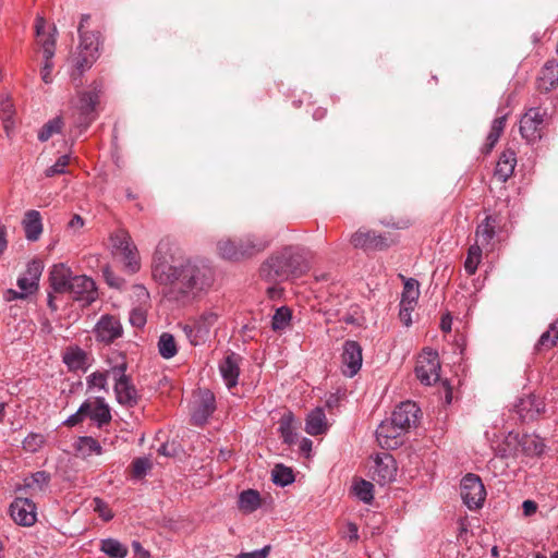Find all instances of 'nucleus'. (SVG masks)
Wrapping results in <instances>:
<instances>
[{
  "mask_svg": "<svg viewBox=\"0 0 558 558\" xmlns=\"http://www.w3.org/2000/svg\"><path fill=\"white\" fill-rule=\"evenodd\" d=\"M151 276L156 282L169 287V299L183 304L193 301L214 282V271L206 262L187 259L177 263L172 245L167 240H161L156 247Z\"/></svg>",
  "mask_w": 558,
  "mask_h": 558,
  "instance_id": "nucleus-1",
  "label": "nucleus"
},
{
  "mask_svg": "<svg viewBox=\"0 0 558 558\" xmlns=\"http://www.w3.org/2000/svg\"><path fill=\"white\" fill-rule=\"evenodd\" d=\"M308 270L305 253L296 246H287L275 252L260 266V277L269 282L298 278Z\"/></svg>",
  "mask_w": 558,
  "mask_h": 558,
  "instance_id": "nucleus-2",
  "label": "nucleus"
},
{
  "mask_svg": "<svg viewBox=\"0 0 558 558\" xmlns=\"http://www.w3.org/2000/svg\"><path fill=\"white\" fill-rule=\"evenodd\" d=\"M270 243L271 239L266 234L248 233L239 240L219 241L217 251L222 258L238 262L264 252Z\"/></svg>",
  "mask_w": 558,
  "mask_h": 558,
  "instance_id": "nucleus-3",
  "label": "nucleus"
},
{
  "mask_svg": "<svg viewBox=\"0 0 558 558\" xmlns=\"http://www.w3.org/2000/svg\"><path fill=\"white\" fill-rule=\"evenodd\" d=\"M101 93V85L94 83L88 90L80 93L77 99L73 101L71 118L74 124L73 128L77 131L78 135L85 132L96 120V106L99 102Z\"/></svg>",
  "mask_w": 558,
  "mask_h": 558,
  "instance_id": "nucleus-4",
  "label": "nucleus"
},
{
  "mask_svg": "<svg viewBox=\"0 0 558 558\" xmlns=\"http://www.w3.org/2000/svg\"><path fill=\"white\" fill-rule=\"evenodd\" d=\"M126 369L125 356L118 353L116 364L110 366V373L114 380L113 390L117 401L121 405L133 408L138 403L140 396L131 377L126 375Z\"/></svg>",
  "mask_w": 558,
  "mask_h": 558,
  "instance_id": "nucleus-5",
  "label": "nucleus"
},
{
  "mask_svg": "<svg viewBox=\"0 0 558 558\" xmlns=\"http://www.w3.org/2000/svg\"><path fill=\"white\" fill-rule=\"evenodd\" d=\"M58 31L54 25H47L45 19L38 15L35 20V36H36V46H37V54L41 56L43 59V68L41 70H51L53 68L52 58L56 52V43H57Z\"/></svg>",
  "mask_w": 558,
  "mask_h": 558,
  "instance_id": "nucleus-6",
  "label": "nucleus"
},
{
  "mask_svg": "<svg viewBox=\"0 0 558 558\" xmlns=\"http://www.w3.org/2000/svg\"><path fill=\"white\" fill-rule=\"evenodd\" d=\"M113 252L122 257L126 270L134 274L140 270L141 263L137 248L128 231L119 229L110 236Z\"/></svg>",
  "mask_w": 558,
  "mask_h": 558,
  "instance_id": "nucleus-7",
  "label": "nucleus"
},
{
  "mask_svg": "<svg viewBox=\"0 0 558 558\" xmlns=\"http://www.w3.org/2000/svg\"><path fill=\"white\" fill-rule=\"evenodd\" d=\"M76 52L73 56L75 70H88L99 58L100 34L93 32L82 35Z\"/></svg>",
  "mask_w": 558,
  "mask_h": 558,
  "instance_id": "nucleus-8",
  "label": "nucleus"
},
{
  "mask_svg": "<svg viewBox=\"0 0 558 558\" xmlns=\"http://www.w3.org/2000/svg\"><path fill=\"white\" fill-rule=\"evenodd\" d=\"M440 361L438 352L426 348L418 355L415 366L417 379L426 386L436 384L439 380Z\"/></svg>",
  "mask_w": 558,
  "mask_h": 558,
  "instance_id": "nucleus-9",
  "label": "nucleus"
},
{
  "mask_svg": "<svg viewBox=\"0 0 558 558\" xmlns=\"http://www.w3.org/2000/svg\"><path fill=\"white\" fill-rule=\"evenodd\" d=\"M461 498L470 510L480 509L486 498V490L481 477L476 474L469 473L460 484Z\"/></svg>",
  "mask_w": 558,
  "mask_h": 558,
  "instance_id": "nucleus-10",
  "label": "nucleus"
},
{
  "mask_svg": "<svg viewBox=\"0 0 558 558\" xmlns=\"http://www.w3.org/2000/svg\"><path fill=\"white\" fill-rule=\"evenodd\" d=\"M546 111L539 108H530L520 120V134L527 143L534 144L543 136Z\"/></svg>",
  "mask_w": 558,
  "mask_h": 558,
  "instance_id": "nucleus-11",
  "label": "nucleus"
},
{
  "mask_svg": "<svg viewBox=\"0 0 558 558\" xmlns=\"http://www.w3.org/2000/svg\"><path fill=\"white\" fill-rule=\"evenodd\" d=\"M351 243L355 248L364 251H384L390 247L395 241L386 233H376L372 230H359L351 236Z\"/></svg>",
  "mask_w": 558,
  "mask_h": 558,
  "instance_id": "nucleus-12",
  "label": "nucleus"
},
{
  "mask_svg": "<svg viewBox=\"0 0 558 558\" xmlns=\"http://www.w3.org/2000/svg\"><path fill=\"white\" fill-rule=\"evenodd\" d=\"M362 347L354 340H347L342 347L341 369L347 377L355 376L362 367Z\"/></svg>",
  "mask_w": 558,
  "mask_h": 558,
  "instance_id": "nucleus-13",
  "label": "nucleus"
},
{
  "mask_svg": "<svg viewBox=\"0 0 558 558\" xmlns=\"http://www.w3.org/2000/svg\"><path fill=\"white\" fill-rule=\"evenodd\" d=\"M396 475L397 463L395 458L388 452L376 454L374 459L372 478L379 485H386L395 481Z\"/></svg>",
  "mask_w": 558,
  "mask_h": 558,
  "instance_id": "nucleus-14",
  "label": "nucleus"
},
{
  "mask_svg": "<svg viewBox=\"0 0 558 558\" xmlns=\"http://www.w3.org/2000/svg\"><path fill=\"white\" fill-rule=\"evenodd\" d=\"M215 410L216 399L214 393L208 389L199 391L198 399L195 401L192 410V424L196 426L206 424Z\"/></svg>",
  "mask_w": 558,
  "mask_h": 558,
  "instance_id": "nucleus-15",
  "label": "nucleus"
},
{
  "mask_svg": "<svg viewBox=\"0 0 558 558\" xmlns=\"http://www.w3.org/2000/svg\"><path fill=\"white\" fill-rule=\"evenodd\" d=\"M73 299L89 305L97 299V289L92 278L81 275L74 276L69 284V290Z\"/></svg>",
  "mask_w": 558,
  "mask_h": 558,
  "instance_id": "nucleus-16",
  "label": "nucleus"
},
{
  "mask_svg": "<svg viewBox=\"0 0 558 558\" xmlns=\"http://www.w3.org/2000/svg\"><path fill=\"white\" fill-rule=\"evenodd\" d=\"M123 329L120 320L112 315L100 317L94 328V333L99 342L111 343L122 336Z\"/></svg>",
  "mask_w": 558,
  "mask_h": 558,
  "instance_id": "nucleus-17",
  "label": "nucleus"
},
{
  "mask_svg": "<svg viewBox=\"0 0 558 558\" xmlns=\"http://www.w3.org/2000/svg\"><path fill=\"white\" fill-rule=\"evenodd\" d=\"M10 513L15 523L32 526L36 522V506L28 498L17 497L10 506Z\"/></svg>",
  "mask_w": 558,
  "mask_h": 558,
  "instance_id": "nucleus-18",
  "label": "nucleus"
},
{
  "mask_svg": "<svg viewBox=\"0 0 558 558\" xmlns=\"http://www.w3.org/2000/svg\"><path fill=\"white\" fill-rule=\"evenodd\" d=\"M420 409L412 401L401 402L392 412V424L398 426L400 432L407 433L417 422Z\"/></svg>",
  "mask_w": 558,
  "mask_h": 558,
  "instance_id": "nucleus-19",
  "label": "nucleus"
},
{
  "mask_svg": "<svg viewBox=\"0 0 558 558\" xmlns=\"http://www.w3.org/2000/svg\"><path fill=\"white\" fill-rule=\"evenodd\" d=\"M499 228V220L496 216H486L485 219L476 227L475 243L482 247H494V240Z\"/></svg>",
  "mask_w": 558,
  "mask_h": 558,
  "instance_id": "nucleus-20",
  "label": "nucleus"
},
{
  "mask_svg": "<svg viewBox=\"0 0 558 558\" xmlns=\"http://www.w3.org/2000/svg\"><path fill=\"white\" fill-rule=\"evenodd\" d=\"M404 432H400L398 426L392 424V418L389 421H384L379 424L376 429V438L380 447L392 449L398 447L400 441V436L403 435Z\"/></svg>",
  "mask_w": 558,
  "mask_h": 558,
  "instance_id": "nucleus-21",
  "label": "nucleus"
},
{
  "mask_svg": "<svg viewBox=\"0 0 558 558\" xmlns=\"http://www.w3.org/2000/svg\"><path fill=\"white\" fill-rule=\"evenodd\" d=\"M62 361L71 372H86L89 367L88 354L78 345H69L62 353Z\"/></svg>",
  "mask_w": 558,
  "mask_h": 558,
  "instance_id": "nucleus-22",
  "label": "nucleus"
},
{
  "mask_svg": "<svg viewBox=\"0 0 558 558\" xmlns=\"http://www.w3.org/2000/svg\"><path fill=\"white\" fill-rule=\"evenodd\" d=\"M240 355L231 353L227 355L219 364V372L228 389H232L238 385L240 375Z\"/></svg>",
  "mask_w": 558,
  "mask_h": 558,
  "instance_id": "nucleus-23",
  "label": "nucleus"
},
{
  "mask_svg": "<svg viewBox=\"0 0 558 558\" xmlns=\"http://www.w3.org/2000/svg\"><path fill=\"white\" fill-rule=\"evenodd\" d=\"M73 277L71 269L64 264L54 265L49 274L50 287L57 293L68 292Z\"/></svg>",
  "mask_w": 558,
  "mask_h": 558,
  "instance_id": "nucleus-24",
  "label": "nucleus"
},
{
  "mask_svg": "<svg viewBox=\"0 0 558 558\" xmlns=\"http://www.w3.org/2000/svg\"><path fill=\"white\" fill-rule=\"evenodd\" d=\"M517 166V154L513 149H505L497 161L495 169V177L502 183L507 182L508 179L513 174Z\"/></svg>",
  "mask_w": 558,
  "mask_h": 558,
  "instance_id": "nucleus-25",
  "label": "nucleus"
},
{
  "mask_svg": "<svg viewBox=\"0 0 558 558\" xmlns=\"http://www.w3.org/2000/svg\"><path fill=\"white\" fill-rule=\"evenodd\" d=\"M25 236L28 241H37L43 233L41 215L38 210H27L22 220Z\"/></svg>",
  "mask_w": 558,
  "mask_h": 558,
  "instance_id": "nucleus-26",
  "label": "nucleus"
},
{
  "mask_svg": "<svg viewBox=\"0 0 558 558\" xmlns=\"http://www.w3.org/2000/svg\"><path fill=\"white\" fill-rule=\"evenodd\" d=\"M327 430V418L323 408L312 410L305 421V432L312 436L324 434Z\"/></svg>",
  "mask_w": 558,
  "mask_h": 558,
  "instance_id": "nucleus-27",
  "label": "nucleus"
},
{
  "mask_svg": "<svg viewBox=\"0 0 558 558\" xmlns=\"http://www.w3.org/2000/svg\"><path fill=\"white\" fill-rule=\"evenodd\" d=\"M497 113L499 116L492 122L490 131L484 145V151L486 154H488L495 147L506 126L508 113L504 112L502 109H498Z\"/></svg>",
  "mask_w": 558,
  "mask_h": 558,
  "instance_id": "nucleus-28",
  "label": "nucleus"
},
{
  "mask_svg": "<svg viewBox=\"0 0 558 558\" xmlns=\"http://www.w3.org/2000/svg\"><path fill=\"white\" fill-rule=\"evenodd\" d=\"M495 450L496 456L502 459L517 458L521 453L519 434L510 432Z\"/></svg>",
  "mask_w": 558,
  "mask_h": 558,
  "instance_id": "nucleus-29",
  "label": "nucleus"
},
{
  "mask_svg": "<svg viewBox=\"0 0 558 558\" xmlns=\"http://www.w3.org/2000/svg\"><path fill=\"white\" fill-rule=\"evenodd\" d=\"M298 422L291 411H286L279 420V433L284 444L291 445L296 439Z\"/></svg>",
  "mask_w": 558,
  "mask_h": 558,
  "instance_id": "nucleus-30",
  "label": "nucleus"
},
{
  "mask_svg": "<svg viewBox=\"0 0 558 558\" xmlns=\"http://www.w3.org/2000/svg\"><path fill=\"white\" fill-rule=\"evenodd\" d=\"M519 442L521 448V453L534 457L541 456L544 452L545 444L541 437L537 435H527L524 434L522 436L519 435Z\"/></svg>",
  "mask_w": 558,
  "mask_h": 558,
  "instance_id": "nucleus-31",
  "label": "nucleus"
},
{
  "mask_svg": "<svg viewBox=\"0 0 558 558\" xmlns=\"http://www.w3.org/2000/svg\"><path fill=\"white\" fill-rule=\"evenodd\" d=\"M14 114H15V108H14V105L11 101L9 95L1 94L0 95V119L2 120L3 129L8 136H10V134L14 128V120H13Z\"/></svg>",
  "mask_w": 558,
  "mask_h": 558,
  "instance_id": "nucleus-32",
  "label": "nucleus"
},
{
  "mask_svg": "<svg viewBox=\"0 0 558 558\" xmlns=\"http://www.w3.org/2000/svg\"><path fill=\"white\" fill-rule=\"evenodd\" d=\"M94 422L97 423L98 427L108 424L111 421V413L109 405L106 403L104 397L95 398V407H90L88 415Z\"/></svg>",
  "mask_w": 558,
  "mask_h": 558,
  "instance_id": "nucleus-33",
  "label": "nucleus"
},
{
  "mask_svg": "<svg viewBox=\"0 0 558 558\" xmlns=\"http://www.w3.org/2000/svg\"><path fill=\"white\" fill-rule=\"evenodd\" d=\"M517 412L523 420H534L543 411L544 407L535 397H529L526 400H521L517 405Z\"/></svg>",
  "mask_w": 558,
  "mask_h": 558,
  "instance_id": "nucleus-34",
  "label": "nucleus"
},
{
  "mask_svg": "<svg viewBox=\"0 0 558 558\" xmlns=\"http://www.w3.org/2000/svg\"><path fill=\"white\" fill-rule=\"evenodd\" d=\"M238 507L244 513H252L260 507V495L255 489L243 490L239 495Z\"/></svg>",
  "mask_w": 558,
  "mask_h": 558,
  "instance_id": "nucleus-35",
  "label": "nucleus"
},
{
  "mask_svg": "<svg viewBox=\"0 0 558 558\" xmlns=\"http://www.w3.org/2000/svg\"><path fill=\"white\" fill-rule=\"evenodd\" d=\"M558 340V319L554 320L548 329L543 332L535 344V351L541 353L554 348Z\"/></svg>",
  "mask_w": 558,
  "mask_h": 558,
  "instance_id": "nucleus-36",
  "label": "nucleus"
},
{
  "mask_svg": "<svg viewBox=\"0 0 558 558\" xmlns=\"http://www.w3.org/2000/svg\"><path fill=\"white\" fill-rule=\"evenodd\" d=\"M420 296V283L414 278L404 279L400 303L415 306Z\"/></svg>",
  "mask_w": 558,
  "mask_h": 558,
  "instance_id": "nucleus-37",
  "label": "nucleus"
},
{
  "mask_svg": "<svg viewBox=\"0 0 558 558\" xmlns=\"http://www.w3.org/2000/svg\"><path fill=\"white\" fill-rule=\"evenodd\" d=\"M158 351L159 354L166 359H172L178 353V345L173 335L169 332H162L158 339Z\"/></svg>",
  "mask_w": 558,
  "mask_h": 558,
  "instance_id": "nucleus-38",
  "label": "nucleus"
},
{
  "mask_svg": "<svg viewBox=\"0 0 558 558\" xmlns=\"http://www.w3.org/2000/svg\"><path fill=\"white\" fill-rule=\"evenodd\" d=\"M111 375L110 368L108 371H96L86 377L87 390H104L108 392V376Z\"/></svg>",
  "mask_w": 558,
  "mask_h": 558,
  "instance_id": "nucleus-39",
  "label": "nucleus"
},
{
  "mask_svg": "<svg viewBox=\"0 0 558 558\" xmlns=\"http://www.w3.org/2000/svg\"><path fill=\"white\" fill-rule=\"evenodd\" d=\"M271 480L276 485L284 487L294 482V474L291 468L279 463L271 471Z\"/></svg>",
  "mask_w": 558,
  "mask_h": 558,
  "instance_id": "nucleus-40",
  "label": "nucleus"
},
{
  "mask_svg": "<svg viewBox=\"0 0 558 558\" xmlns=\"http://www.w3.org/2000/svg\"><path fill=\"white\" fill-rule=\"evenodd\" d=\"M483 247L476 243L472 244L468 250L466 259L464 262V269L469 276L476 272L477 267L482 260Z\"/></svg>",
  "mask_w": 558,
  "mask_h": 558,
  "instance_id": "nucleus-41",
  "label": "nucleus"
},
{
  "mask_svg": "<svg viewBox=\"0 0 558 558\" xmlns=\"http://www.w3.org/2000/svg\"><path fill=\"white\" fill-rule=\"evenodd\" d=\"M76 449L85 457L102 453V447L100 444L90 436L80 437L76 444Z\"/></svg>",
  "mask_w": 558,
  "mask_h": 558,
  "instance_id": "nucleus-42",
  "label": "nucleus"
},
{
  "mask_svg": "<svg viewBox=\"0 0 558 558\" xmlns=\"http://www.w3.org/2000/svg\"><path fill=\"white\" fill-rule=\"evenodd\" d=\"M100 549L110 558H125L128 556L126 547L113 538L104 539Z\"/></svg>",
  "mask_w": 558,
  "mask_h": 558,
  "instance_id": "nucleus-43",
  "label": "nucleus"
},
{
  "mask_svg": "<svg viewBox=\"0 0 558 558\" xmlns=\"http://www.w3.org/2000/svg\"><path fill=\"white\" fill-rule=\"evenodd\" d=\"M354 495L363 502L371 504L374 499V485L365 480H357L353 483Z\"/></svg>",
  "mask_w": 558,
  "mask_h": 558,
  "instance_id": "nucleus-44",
  "label": "nucleus"
},
{
  "mask_svg": "<svg viewBox=\"0 0 558 558\" xmlns=\"http://www.w3.org/2000/svg\"><path fill=\"white\" fill-rule=\"evenodd\" d=\"M292 313L291 310L287 306H281L276 310L272 319H271V328L274 331L284 330L291 320Z\"/></svg>",
  "mask_w": 558,
  "mask_h": 558,
  "instance_id": "nucleus-45",
  "label": "nucleus"
},
{
  "mask_svg": "<svg viewBox=\"0 0 558 558\" xmlns=\"http://www.w3.org/2000/svg\"><path fill=\"white\" fill-rule=\"evenodd\" d=\"M63 128V120L61 117H56L49 120L38 133V140L40 142H47L52 135L61 132Z\"/></svg>",
  "mask_w": 558,
  "mask_h": 558,
  "instance_id": "nucleus-46",
  "label": "nucleus"
},
{
  "mask_svg": "<svg viewBox=\"0 0 558 558\" xmlns=\"http://www.w3.org/2000/svg\"><path fill=\"white\" fill-rule=\"evenodd\" d=\"M182 330L189 342L194 347L203 343L207 337V335L204 332L205 329L197 326L196 323L194 325H183Z\"/></svg>",
  "mask_w": 558,
  "mask_h": 558,
  "instance_id": "nucleus-47",
  "label": "nucleus"
},
{
  "mask_svg": "<svg viewBox=\"0 0 558 558\" xmlns=\"http://www.w3.org/2000/svg\"><path fill=\"white\" fill-rule=\"evenodd\" d=\"M536 78V87L541 92H549L558 86V72H541Z\"/></svg>",
  "mask_w": 558,
  "mask_h": 558,
  "instance_id": "nucleus-48",
  "label": "nucleus"
},
{
  "mask_svg": "<svg viewBox=\"0 0 558 558\" xmlns=\"http://www.w3.org/2000/svg\"><path fill=\"white\" fill-rule=\"evenodd\" d=\"M150 305H134L130 312V323L133 327L142 328L147 322Z\"/></svg>",
  "mask_w": 558,
  "mask_h": 558,
  "instance_id": "nucleus-49",
  "label": "nucleus"
},
{
  "mask_svg": "<svg viewBox=\"0 0 558 558\" xmlns=\"http://www.w3.org/2000/svg\"><path fill=\"white\" fill-rule=\"evenodd\" d=\"M151 469V462L148 458L142 457L133 460L131 465V475L133 478H143Z\"/></svg>",
  "mask_w": 558,
  "mask_h": 558,
  "instance_id": "nucleus-50",
  "label": "nucleus"
},
{
  "mask_svg": "<svg viewBox=\"0 0 558 558\" xmlns=\"http://www.w3.org/2000/svg\"><path fill=\"white\" fill-rule=\"evenodd\" d=\"M49 481L50 476L47 472L38 471L25 478V486L28 488L37 487L39 490H43L48 485Z\"/></svg>",
  "mask_w": 558,
  "mask_h": 558,
  "instance_id": "nucleus-51",
  "label": "nucleus"
},
{
  "mask_svg": "<svg viewBox=\"0 0 558 558\" xmlns=\"http://www.w3.org/2000/svg\"><path fill=\"white\" fill-rule=\"evenodd\" d=\"M69 162H70V156L69 155L60 156L52 166L48 167L45 170V175L47 178H51V177H54L57 174L65 173V169H66Z\"/></svg>",
  "mask_w": 558,
  "mask_h": 558,
  "instance_id": "nucleus-52",
  "label": "nucleus"
},
{
  "mask_svg": "<svg viewBox=\"0 0 558 558\" xmlns=\"http://www.w3.org/2000/svg\"><path fill=\"white\" fill-rule=\"evenodd\" d=\"M89 411H90V402L84 401L80 405L78 410L65 420L64 424L70 427L77 425L78 423H81L84 420V417H86L88 415Z\"/></svg>",
  "mask_w": 558,
  "mask_h": 558,
  "instance_id": "nucleus-53",
  "label": "nucleus"
},
{
  "mask_svg": "<svg viewBox=\"0 0 558 558\" xmlns=\"http://www.w3.org/2000/svg\"><path fill=\"white\" fill-rule=\"evenodd\" d=\"M218 318V313L214 311H206L199 316V318L195 323L201 328H204V332L208 335L210 328L217 323Z\"/></svg>",
  "mask_w": 558,
  "mask_h": 558,
  "instance_id": "nucleus-54",
  "label": "nucleus"
},
{
  "mask_svg": "<svg viewBox=\"0 0 558 558\" xmlns=\"http://www.w3.org/2000/svg\"><path fill=\"white\" fill-rule=\"evenodd\" d=\"M102 276L109 287L116 289H122L124 287V279L116 275L109 266L102 268Z\"/></svg>",
  "mask_w": 558,
  "mask_h": 558,
  "instance_id": "nucleus-55",
  "label": "nucleus"
},
{
  "mask_svg": "<svg viewBox=\"0 0 558 558\" xmlns=\"http://www.w3.org/2000/svg\"><path fill=\"white\" fill-rule=\"evenodd\" d=\"M44 445V437L39 434H31L23 440V448L29 452L38 451Z\"/></svg>",
  "mask_w": 558,
  "mask_h": 558,
  "instance_id": "nucleus-56",
  "label": "nucleus"
},
{
  "mask_svg": "<svg viewBox=\"0 0 558 558\" xmlns=\"http://www.w3.org/2000/svg\"><path fill=\"white\" fill-rule=\"evenodd\" d=\"M43 269V263L38 259H34L27 264L25 275L29 278V280H33V282L38 284Z\"/></svg>",
  "mask_w": 558,
  "mask_h": 558,
  "instance_id": "nucleus-57",
  "label": "nucleus"
},
{
  "mask_svg": "<svg viewBox=\"0 0 558 558\" xmlns=\"http://www.w3.org/2000/svg\"><path fill=\"white\" fill-rule=\"evenodd\" d=\"M133 296L136 299V305H150L149 292L144 286L135 284L132 288Z\"/></svg>",
  "mask_w": 558,
  "mask_h": 558,
  "instance_id": "nucleus-58",
  "label": "nucleus"
},
{
  "mask_svg": "<svg viewBox=\"0 0 558 558\" xmlns=\"http://www.w3.org/2000/svg\"><path fill=\"white\" fill-rule=\"evenodd\" d=\"M17 287L21 289V291L28 295L37 290L38 284L36 282H33V280H29V278L24 274L19 277Z\"/></svg>",
  "mask_w": 558,
  "mask_h": 558,
  "instance_id": "nucleus-59",
  "label": "nucleus"
},
{
  "mask_svg": "<svg viewBox=\"0 0 558 558\" xmlns=\"http://www.w3.org/2000/svg\"><path fill=\"white\" fill-rule=\"evenodd\" d=\"M271 550L270 545H266L260 549L251 551V553H241L235 558H267Z\"/></svg>",
  "mask_w": 558,
  "mask_h": 558,
  "instance_id": "nucleus-60",
  "label": "nucleus"
},
{
  "mask_svg": "<svg viewBox=\"0 0 558 558\" xmlns=\"http://www.w3.org/2000/svg\"><path fill=\"white\" fill-rule=\"evenodd\" d=\"M414 307L415 306L404 305V304L400 303L399 317H400V320L405 326H410L412 323L411 313L414 310Z\"/></svg>",
  "mask_w": 558,
  "mask_h": 558,
  "instance_id": "nucleus-61",
  "label": "nucleus"
},
{
  "mask_svg": "<svg viewBox=\"0 0 558 558\" xmlns=\"http://www.w3.org/2000/svg\"><path fill=\"white\" fill-rule=\"evenodd\" d=\"M132 548L136 558H150V554L138 541L132 542Z\"/></svg>",
  "mask_w": 558,
  "mask_h": 558,
  "instance_id": "nucleus-62",
  "label": "nucleus"
},
{
  "mask_svg": "<svg viewBox=\"0 0 558 558\" xmlns=\"http://www.w3.org/2000/svg\"><path fill=\"white\" fill-rule=\"evenodd\" d=\"M4 300L7 302H11V301H15V300H22V299H26L27 295L26 293H24L23 291L19 292V291H15L13 289H8L5 292H4V295H3Z\"/></svg>",
  "mask_w": 558,
  "mask_h": 558,
  "instance_id": "nucleus-63",
  "label": "nucleus"
},
{
  "mask_svg": "<svg viewBox=\"0 0 558 558\" xmlns=\"http://www.w3.org/2000/svg\"><path fill=\"white\" fill-rule=\"evenodd\" d=\"M522 510L524 515L530 517L537 510V504L533 500H524L522 504Z\"/></svg>",
  "mask_w": 558,
  "mask_h": 558,
  "instance_id": "nucleus-64",
  "label": "nucleus"
}]
</instances>
